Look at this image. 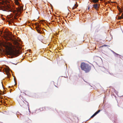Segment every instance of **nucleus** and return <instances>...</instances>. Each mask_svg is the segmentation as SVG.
I'll list each match as a JSON object with an SVG mask.
<instances>
[{
  "mask_svg": "<svg viewBox=\"0 0 123 123\" xmlns=\"http://www.w3.org/2000/svg\"><path fill=\"white\" fill-rule=\"evenodd\" d=\"M100 111V110H99L98 111L96 112L95 113H96L97 114Z\"/></svg>",
  "mask_w": 123,
  "mask_h": 123,
  "instance_id": "11",
  "label": "nucleus"
},
{
  "mask_svg": "<svg viewBox=\"0 0 123 123\" xmlns=\"http://www.w3.org/2000/svg\"><path fill=\"white\" fill-rule=\"evenodd\" d=\"M6 37L7 39L12 40V35L11 33H7L6 35Z\"/></svg>",
  "mask_w": 123,
  "mask_h": 123,
  "instance_id": "3",
  "label": "nucleus"
},
{
  "mask_svg": "<svg viewBox=\"0 0 123 123\" xmlns=\"http://www.w3.org/2000/svg\"><path fill=\"white\" fill-rule=\"evenodd\" d=\"M9 69H7V72H8L9 71Z\"/></svg>",
  "mask_w": 123,
  "mask_h": 123,
  "instance_id": "12",
  "label": "nucleus"
},
{
  "mask_svg": "<svg viewBox=\"0 0 123 123\" xmlns=\"http://www.w3.org/2000/svg\"><path fill=\"white\" fill-rule=\"evenodd\" d=\"M120 12V13H122L123 12V9H120L119 10ZM121 18H123V13H122V14L121 16L119 17V19H121Z\"/></svg>",
  "mask_w": 123,
  "mask_h": 123,
  "instance_id": "6",
  "label": "nucleus"
},
{
  "mask_svg": "<svg viewBox=\"0 0 123 123\" xmlns=\"http://www.w3.org/2000/svg\"><path fill=\"white\" fill-rule=\"evenodd\" d=\"M97 114L96 113H95L91 117H92L95 116Z\"/></svg>",
  "mask_w": 123,
  "mask_h": 123,
  "instance_id": "10",
  "label": "nucleus"
},
{
  "mask_svg": "<svg viewBox=\"0 0 123 123\" xmlns=\"http://www.w3.org/2000/svg\"><path fill=\"white\" fill-rule=\"evenodd\" d=\"M9 45H11V44H10V43H9Z\"/></svg>",
  "mask_w": 123,
  "mask_h": 123,
  "instance_id": "13",
  "label": "nucleus"
},
{
  "mask_svg": "<svg viewBox=\"0 0 123 123\" xmlns=\"http://www.w3.org/2000/svg\"><path fill=\"white\" fill-rule=\"evenodd\" d=\"M40 29L41 27L39 25H37L36 26L37 30L38 33L41 34L42 32L41 31Z\"/></svg>",
  "mask_w": 123,
  "mask_h": 123,
  "instance_id": "4",
  "label": "nucleus"
},
{
  "mask_svg": "<svg viewBox=\"0 0 123 123\" xmlns=\"http://www.w3.org/2000/svg\"><path fill=\"white\" fill-rule=\"evenodd\" d=\"M18 53L17 51L12 50L9 52L8 55L10 56H9V58H12L14 57L17 56Z\"/></svg>",
  "mask_w": 123,
  "mask_h": 123,
  "instance_id": "2",
  "label": "nucleus"
},
{
  "mask_svg": "<svg viewBox=\"0 0 123 123\" xmlns=\"http://www.w3.org/2000/svg\"><path fill=\"white\" fill-rule=\"evenodd\" d=\"M6 45H4V46L6 48H9L10 47H9V46L7 44H6Z\"/></svg>",
  "mask_w": 123,
  "mask_h": 123,
  "instance_id": "9",
  "label": "nucleus"
},
{
  "mask_svg": "<svg viewBox=\"0 0 123 123\" xmlns=\"http://www.w3.org/2000/svg\"><path fill=\"white\" fill-rule=\"evenodd\" d=\"M31 50H29V51L30 52H31Z\"/></svg>",
  "mask_w": 123,
  "mask_h": 123,
  "instance_id": "14",
  "label": "nucleus"
},
{
  "mask_svg": "<svg viewBox=\"0 0 123 123\" xmlns=\"http://www.w3.org/2000/svg\"><path fill=\"white\" fill-rule=\"evenodd\" d=\"M82 69L86 72H88L91 69L90 67L88 64L84 63H82L81 65Z\"/></svg>",
  "mask_w": 123,
  "mask_h": 123,
  "instance_id": "1",
  "label": "nucleus"
},
{
  "mask_svg": "<svg viewBox=\"0 0 123 123\" xmlns=\"http://www.w3.org/2000/svg\"><path fill=\"white\" fill-rule=\"evenodd\" d=\"M7 75H8V73L7 74Z\"/></svg>",
  "mask_w": 123,
  "mask_h": 123,
  "instance_id": "16",
  "label": "nucleus"
},
{
  "mask_svg": "<svg viewBox=\"0 0 123 123\" xmlns=\"http://www.w3.org/2000/svg\"><path fill=\"white\" fill-rule=\"evenodd\" d=\"M100 4H95L93 5V6L94 8L97 10L99 8L100 6Z\"/></svg>",
  "mask_w": 123,
  "mask_h": 123,
  "instance_id": "5",
  "label": "nucleus"
},
{
  "mask_svg": "<svg viewBox=\"0 0 123 123\" xmlns=\"http://www.w3.org/2000/svg\"><path fill=\"white\" fill-rule=\"evenodd\" d=\"M77 4V3L76 2V4ZM78 6V5H77L76 4H75L74 6L72 7L73 9H74L76 8Z\"/></svg>",
  "mask_w": 123,
  "mask_h": 123,
  "instance_id": "7",
  "label": "nucleus"
},
{
  "mask_svg": "<svg viewBox=\"0 0 123 123\" xmlns=\"http://www.w3.org/2000/svg\"><path fill=\"white\" fill-rule=\"evenodd\" d=\"M21 10V8H20V10Z\"/></svg>",
  "mask_w": 123,
  "mask_h": 123,
  "instance_id": "15",
  "label": "nucleus"
},
{
  "mask_svg": "<svg viewBox=\"0 0 123 123\" xmlns=\"http://www.w3.org/2000/svg\"><path fill=\"white\" fill-rule=\"evenodd\" d=\"M93 2L94 3H96L98 1V0H92Z\"/></svg>",
  "mask_w": 123,
  "mask_h": 123,
  "instance_id": "8",
  "label": "nucleus"
}]
</instances>
